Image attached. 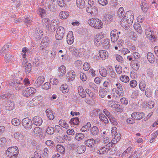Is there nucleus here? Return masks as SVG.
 <instances>
[{
  "label": "nucleus",
  "mask_w": 158,
  "mask_h": 158,
  "mask_svg": "<svg viewBox=\"0 0 158 158\" xmlns=\"http://www.w3.org/2000/svg\"><path fill=\"white\" fill-rule=\"evenodd\" d=\"M32 121L33 124L37 126H40L43 123L42 118L38 116L34 117L32 119Z\"/></svg>",
  "instance_id": "13"
},
{
  "label": "nucleus",
  "mask_w": 158,
  "mask_h": 158,
  "mask_svg": "<svg viewBox=\"0 0 158 158\" xmlns=\"http://www.w3.org/2000/svg\"><path fill=\"white\" fill-rule=\"evenodd\" d=\"M50 42L49 39L48 37H43L40 44V48L43 49L46 48Z\"/></svg>",
  "instance_id": "9"
},
{
  "label": "nucleus",
  "mask_w": 158,
  "mask_h": 158,
  "mask_svg": "<svg viewBox=\"0 0 158 158\" xmlns=\"http://www.w3.org/2000/svg\"><path fill=\"white\" fill-rule=\"evenodd\" d=\"M59 74L61 76H63L66 72V68L64 65H61L58 69Z\"/></svg>",
  "instance_id": "38"
},
{
  "label": "nucleus",
  "mask_w": 158,
  "mask_h": 158,
  "mask_svg": "<svg viewBox=\"0 0 158 158\" xmlns=\"http://www.w3.org/2000/svg\"><path fill=\"white\" fill-rule=\"evenodd\" d=\"M36 91V89L34 88L30 87L27 88L24 92L23 93V95L26 97L31 96Z\"/></svg>",
  "instance_id": "7"
},
{
  "label": "nucleus",
  "mask_w": 158,
  "mask_h": 158,
  "mask_svg": "<svg viewBox=\"0 0 158 158\" xmlns=\"http://www.w3.org/2000/svg\"><path fill=\"white\" fill-rule=\"evenodd\" d=\"M86 11L87 12L89 13L92 15H96L98 12L96 7L94 6L87 7L86 9Z\"/></svg>",
  "instance_id": "16"
},
{
  "label": "nucleus",
  "mask_w": 158,
  "mask_h": 158,
  "mask_svg": "<svg viewBox=\"0 0 158 158\" xmlns=\"http://www.w3.org/2000/svg\"><path fill=\"white\" fill-rule=\"evenodd\" d=\"M118 102L113 100H110L107 102V106L112 108H114L115 106H119V105L118 104Z\"/></svg>",
  "instance_id": "24"
},
{
  "label": "nucleus",
  "mask_w": 158,
  "mask_h": 158,
  "mask_svg": "<svg viewBox=\"0 0 158 158\" xmlns=\"http://www.w3.org/2000/svg\"><path fill=\"white\" fill-rule=\"evenodd\" d=\"M117 14L119 17L121 18L123 17L124 14V10L123 7H120L119 9Z\"/></svg>",
  "instance_id": "47"
},
{
  "label": "nucleus",
  "mask_w": 158,
  "mask_h": 158,
  "mask_svg": "<svg viewBox=\"0 0 158 158\" xmlns=\"http://www.w3.org/2000/svg\"><path fill=\"white\" fill-rule=\"evenodd\" d=\"M110 37L112 42H115L117 41L119 38V36L117 30H114L111 31Z\"/></svg>",
  "instance_id": "10"
},
{
  "label": "nucleus",
  "mask_w": 158,
  "mask_h": 158,
  "mask_svg": "<svg viewBox=\"0 0 158 158\" xmlns=\"http://www.w3.org/2000/svg\"><path fill=\"white\" fill-rule=\"evenodd\" d=\"M46 113L47 116L50 120H52L54 118V116L50 109H47L46 110Z\"/></svg>",
  "instance_id": "31"
},
{
  "label": "nucleus",
  "mask_w": 158,
  "mask_h": 158,
  "mask_svg": "<svg viewBox=\"0 0 158 158\" xmlns=\"http://www.w3.org/2000/svg\"><path fill=\"white\" fill-rule=\"evenodd\" d=\"M113 97L115 99H118L120 97L124 95L123 92L117 91L116 89H113L112 90Z\"/></svg>",
  "instance_id": "11"
},
{
  "label": "nucleus",
  "mask_w": 158,
  "mask_h": 158,
  "mask_svg": "<svg viewBox=\"0 0 158 158\" xmlns=\"http://www.w3.org/2000/svg\"><path fill=\"white\" fill-rule=\"evenodd\" d=\"M34 156L35 158H47L45 156L42 150H38L34 152Z\"/></svg>",
  "instance_id": "21"
},
{
  "label": "nucleus",
  "mask_w": 158,
  "mask_h": 158,
  "mask_svg": "<svg viewBox=\"0 0 158 158\" xmlns=\"http://www.w3.org/2000/svg\"><path fill=\"white\" fill-rule=\"evenodd\" d=\"M99 118L105 123H107L109 122L108 118L103 114L101 113L99 114Z\"/></svg>",
  "instance_id": "43"
},
{
  "label": "nucleus",
  "mask_w": 158,
  "mask_h": 158,
  "mask_svg": "<svg viewBox=\"0 0 158 158\" xmlns=\"http://www.w3.org/2000/svg\"><path fill=\"white\" fill-rule=\"evenodd\" d=\"M13 82H12L10 83V85L15 87V89L17 90H19L20 89L19 83L20 81L19 80H15Z\"/></svg>",
  "instance_id": "27"
},
{
  "label": "nucleus",
  "mask_w": 158,
  "mask_h": 158,
  "mask_svg": "<svg viewBox=\"0 0 158 158\" xmlns=\"http://www.w3.org/2000/svg\"><path fill=\"white\" fill-rule=\"evenodd\" d=\"M57 4L61 7H64L66 5L65 0H57Z\"/></svg>",
  "instance_id": "60"
},
{
  "label": "nucleus",
  "mask_w": 158,
  "mask_h": 158,
  "mask_svg": "<svg viewBox=\"0 0 158 158\" xmlns=\"http://www.w3.org/2000/svg\"><path fill=\"white\" fill-rule=\"evenodd\" d=\"M13 102H7L5 105L6 109L8 110H11L14 108Z\"/></svg>",
  "instance_id": "39"
},
{
  "label": "nucleus",
  "mask_w": 158,
  "mask_h": 158,
  "mask_svg": "<svg viewBox=\"0 0 158 158\" xmlns=\"http://www.w3.org/2000/svg\"><path fill=\"white\" fill-rule=\"evenodd\" d=\"M115 68L116 72L118 74H120L122 72V67L120 65H116Z\"/></svg>",
  "instance_id": "62"
},
{
  "label": "nucleus",
  "mask_w": 158,
  "mask_h": 158,
  "mask_svg": "<svg viewBox=\"0 0 158 158\" xmlns=\"http://www.w3.org/2000/svg\"><path fill=\"white\" fill-rule=\"evenodd\" d=\"M57 21L55 20H52L51 22V24L50 25V27L51 30L53 31H55L57 27Z\"/></svg>",
  "instance_id": "42"
},
{
  "label": "nucleus",
  "mask_w": 158,
  "mask_h": 158,
  "mask_svg": "<svg viewBox=\"0 0 158 158\" xmlns=\"http://www.w3.org/2000/svg\"><path fill=\"white\" fill-rule=\"evenodd\" d=\"M131 20L128 21L127 19L123 18L121 22V25L123 27L125 28L130 27L132 24Z\"/></svg>",
  "instance_id": "20"
},
{
  "label": "nucleus",
  "mask_w": 158,
  "mask_h": 158,
  "mask_svg": "<svg viewBox=\"0 0 158 158\" xmlns=\"http://www.w3.org/2000/svg\"><path fill=\"white\" fill-rule=\"evenodd\" d=\"M60 89L63 93H65L69 91V88L66 84H64L60 87Z\"/></svg>",
  "instance_id": "36"
},
{
  "label": "nucleus",
  "mask_w": 158,
  "mask_h": 158,
  "mask_svg": "<svg viewBox=\"0 0 158 158\" xmlns=\"http://www.w3.org/2000/svg\"><path fill=\"white\" fill-rule=\"evenodd\" d=\"M99 72L100 75L103 77H105L107 75V71L104 67H102L99 69Z\"/></svg>",
  "instance_id": "41"
},
{
  "label": "nucleus",
  "mask_w": 158,
  "mask_h": 158,
  "mask_svg": "<svg viewBox=\"0 0 158 158\" xmlns=\"http://www.w3.org/2000/svg\"><path fill=\"white\" fill-rule=\"evenodd\" d=\"M76 2L77 6L79 8H82L84 7V0H76Z\"/></svg>",
  "instance_id": "40"
},
{
  "label": "nucleus",
  "mask_w": 158,
  "mask_h": 158,
  "mask_svg": "<svg viewBox=\"0 0 158 158\" xmlns=\"http://www.w3.org/2000/svg\"><path fill=\"white\" fill-rule=\"evenodd\" d=\"M104 37L102 33L97 34L95 36L94 42L96 46H98L100 45L102 42Z\"/></svg>",
  "instance_id": "6"
},
{
  "label": "nucleus",
  "mask_w": 158,
  "mask_h": 158,
  "mask_svg": "<svg viewBox=\"0 0 158 158\" xmlns=\"http://www.w3.org/2000/svg\"><path fill=\"white\" fill-rule=\"evenodd\" d=\"M28 135V132L27 131H22L21 135H20V140H22L21 141L24 143L26 139V137Z\"/></svg>",
  "instance_id": "35"
},
{
  "label": "nucleus",
  "mask_w": 158,
  "mask_h": 158,
  "mask_svg": "<svg viewBox=\"0 0 158 158\" xmlns=\"http://www.w3.org/2000/svg\"><path fill=\"white\" fill-rule=\"evenodd\" d=\"M147 57L149 61L151 63H153L154 62V56L152 53L148 52L147 55Z\"/></svg>",
  "instance_id": "33"
},
{
  "label": "nucleus",
  "mask_w": 158,
  "mask_h": 158,
  "mask_svg": "<svg viewBox=\"0 0 158 158\" xmlns=\"http://www.w3.org/2000/svg\"><path fill=\"white\" fill-rule=\"evenodd\" d=\"M120 79L122 82L126 83L129 81V77L127 76L122 75L120 77Z\"/></svg>",
  "instance_id": "57"
},
{
  "label": "nucleus",
  "mask_w": 158,
  "mask_h": 158,
  "mask_svg": "<svg viewBox=\"0 0 158 158\" xmlns=\"http://www.w3.org/2000/svg\"><path fill=\"white\" fill-rule=\"evenodd\" d=\"M55 131L59 134H62L63 133V129L59 125H56L55 127Z\"/></svg>",
  "instance_id": "56"
},
{
  "label": "nucleus",
  "mask_w": 158,
  "mask_h": 158,
  "mask_svg": "<svg viewBox=\"0 0 158 158\" xmlns=\"http://www.w3.org/2000/svg\"><path fill=\"white\" fill-rule=\"evenodd\" d=\"M141 7L143 12L146 13L149 9L148 4L147 1L145 0H142Z\"/></svg>",
  "instance_id": "17"
},
{
  "label": "nucleus",
  "mask_w": 158,
  "mask_h": 158,
  "mask_svg": "<svg viewBox=\"0 0 158 158\" xmlns=\"http://www.w3.org/2000/svg\"><path fill=\"white\" fill-rule=\"evenodd\" d=\"M139 88L142 91H144L145 90L146 84L144 81L140 82L139 84Z\"/></svg>",
  "instance_id": "51"
},
{
  "label": "nucleus",
  "mask_w": 158,
  "mask_h": 158,
  "mask_svg": "<svg viewBox=\"0 0 158 158\" xmlns=\"http://www.w3.org/2000/svg\"><path fill=\"white\" fill-rule=\"evenodd\" d=\"M139 62L136 60H132L131 63V66L133 69L135 70H138L139 67Z\"/></svg>",
  "instance_id": "22"
},
{
  "label": "nucleus",
  "mask_w": 158,
  "mask_h": 158,
  "mask_svg": "<svg viewBox=\"0 0 158 158\" xmlns=\"http://www.w3.org/2000/svg\"><path fill=\"white\" fill-rule=\"evenodd\" d=\"M125 19H127L128 21L131 20V22L133 23L134 19V14L131 11L126 12L123 17Z\"/></svg>",
  "instance_id": "15"
},
{
  "label": "nucleus",
  "mask_w": 158,
  "mask_h": 158,
  "mask_svg": "<svg viewBox=\"0 0 158 158\" xmlns=\"http://www.w3.org/2000/svg\"><path fill=\"white\" fill-rule=\"evenodd\" d=\"M90 131L92 134L94 135H98L99 132V130L98 127L96 126H94L90 128Z\"/></svg>",
  "instance_id": "28"
},
{
  "label": "nucleus",
  "mask_w": 158,
  "mask_h": 158,
  "mask_svg": "<svg viewBox=\"0 0 158 158\" xmlns=\"http://www.w3.org/2000/svg\"><path fill=\"white\" fill-rule=\"evenodd\" d=\"M13 59L12 56L9 54H7L5 57V60L6 62H10Z\"/></svg>",
  "instance_id": "55"
},
{
  "label": "nucleus",
  "mask_w": 158,
  "mask_h": 158,
  "mask_svg": "<svg viewBox=\"0 0 158 158\" xmlns=\"http://www.w3.org/2000/svg\"><path fill=\"white\" fill-rule=\"evenodd\" d=\"M34 134L35 135H40L42 132V130L39 127H36L34 129Z\"/></svg>",
  "instance_id": "50"
},
{
  "label": "nucleus",
  "mask_w": 158,
  "mask_h": 158,
  "mask_svg": "<svg viewBox=\"0 0 158 158\" xmlns=\"http://www.w3.org/2000/svg\"><path fill=\"white\" fill-rule=\"evenodd\" d=\"M54 129L53 127H48L46 129V132L48 135H52L54 132Z\"/></svg>",
  "instance_id": "54"
},
{
  "label": "nucleus",
  "mask_w": 158,
  "mask_h": 158,
  "mask_svg": "<svg viewBox=\"0 0 158 158\" xmlns=\"http://www.w3.org/2000/svg\"><path fill=\"white\" fill-rule=\"evenodd\" d=\"M67 76L68 77H69L68 79L69 81H72L73 80L75 79L76 76V74L75 72L73 70H72L70 72H68L67 73Z\"/></svg>",
  "instance_id": "26"
},
{
  "label": "nucleus",
  "mask_w": 158,
  "mask_h": 158,
  "mask_svg": "<svg viewBox=\"0 0 158 158\" xmlns=\"http://www.w3.org/2000/svg\"><path fill=\"white\" fill-rule=\"evenodd\" d=\"M83 48L77 49L75 47L71 46L69 48V50L76 57H81L84 55L85 52H83Z\"/></svg>",
  "instance_id": "3"
},
{
  "label": "nucleus",
  "mask_w": 158,
  "mask_h": 158,
  "mask_svg": "<svg viewBox=\"0 0 158 158\" xmlns=\"http://www.w3.org/2000/svg\"><path fill=\"white\" fill-rule=\"evenodd\" d=\"M59 123L61 127L65 128H67L69 127L68 124L64 120L62 119H61L59 121Z\"/></svg>",
  "instance_id": "52"
},
{
  "label": "nucleus",
  "mask_w": 158,
  "mask_h": 158,
  "mask_svg": "<svg viewBox=\"0 0 158 158\" xmlns=\"http://www.w3.org/2000/svg\"><path fill=\"white\" fill-rule=\"evenodd\" d=\"M85 137L84 134L81 133H78L76 134L75 139L78 140H81L82 139Z\"/></svg>",
  "instance_id": "59"
},
{
  "label": "nucleus",
  "mask_w": 158,
  "mask_h": 158,
  "mask_svg": "<svg viewBox=\"0 0 158 158\" xmlns=\"http://www.w3.org/2000/svg\"><path fill=\"white\" fill-rule=\"evenodd\" d=\"M147 76L151 79H152L154 77V74L153 72V70L152 69H148L146 71Z\"/></svg>",
  "instance_id": "46"
},
{
  "label": "nucleus",
  "mask_w": 158,
  "mask_h": 158,
  "mask_svg": "<svg viewBox=\"0 0 158 158\" xmlns=\"http://www.w3.org/2000/svg\"><path fill=\"white\" fill-rule=\"evenodd\" d=\"M109 92V90L107 88H100L99 91V95L102 98L105 97Z\"/></svg>",
  "instance_id": "19"
},
{
  "label": "nucleus",
  "mask_w": 158,
  "mask_h": 158,
  "mask_svg": "<svg viewBox=\"0 0 158 158\" xmlns=\"http://www.w3.org/2000/svg\"><path fill=\"white\" fill-rule=\"evenodd\" d=\"M88 23L91 27L96 29H100L103 27V23L98 19H91L88 20Z\"/></svg>",
  "instance_id": "2"
},
{
  "label": "nucleus",
  "mask_w": 158,
  "mask_h": 158,
  "mask_svg": "<svg viewBox=\"0 0 158 158\" xmlns=\"http://www.w3.org/2000/svg\"><path fill=\"white\" fill-rule=\"evenodd\" d=\"M112 16L110 14L106 15L104 17V19L105 21L108 22H110L113 19Z\"/></svg>",
  "instance_id": "53"
},
{
  "label": "nucleus",
  "mask_w": 158,
  "mask_h": 158,
  "mask_svg": "<svg viewBox=\"0 0 158 158\" xmlns=\"http://www.w3.org/2000/svg\"><path fill=\"white\" fill-rule=\"evenodd\" d=\"M121 139L120 135V134H117L114 137L111 141L113 144H115V142L117 143Z\"/></svg>",
  "instance_id": "48"
},
{
  "label": "nucleus",
  "mask_w": 158,
  "mask_h": 158,
  "mask_svg": "<svg viewBox=\"0 0 158 158\" xmlns=\"http://www.w3.org/2000/svg\"><path fill=\"white\" fill-rule=\"evenodd\" d=\"M19 153V149L16 146L10 147L5 151L6 155L9 158H17Z\"/></svg>",
  "instance_id": "1"
},
{
  "label": "nucleus",
  "mask_w": 158,
  "mask_h": 158,
  "mask_svg": "<svg viewBox=\"0 0 158 158\" xmlns=\"http://www.w3.org/2000/svg\"><path fill=\"white\" fill-rule=\"evenodd\" d=\"M64 28L62 26L59 27L57 30L55 35L56 39L58 40H62L64 36Z\"/></svg>",
  "instance_id": "4"
},
{
  "label": "nucleus",
  "mask_w": 158,
  "mask_h": 158,
  "mask_svg": "<svg viewBox=\"0 0 158 158\" xmlns=\"http://www.w3.org/2000/svg\"><path fill=\"white\" fill-rule=\"evenodd\" d=\"M51 86V85L49 82H47L45 83L42 86V89H49Z\"/></svg>",
  "instance_id": "63"
},
{
  "label": "nucleus",
  "mask_w": 158,
  "mask_h": 158,
  "mask_svg": "<svg viewBox=\"0 0 158 158\" xmlns=\"http://www.w3.org/2000/svg\"><path fill=\"white\" fill-rule=\"evenodd\" d=\"M134 27L135 30L138 33L141 34L143 32L141 27L139 24L138 23H135L134 24Z\"/></svg>",
  "instance_id": "34"
},
{
  "label": "nucleus",
  "mask_w": 158,
  "mask_h": 158,
  "mask_svg": "<svg viewBox=\"0 0 158 158\" xmlns=\"http://www.w3.org/2000/svg\"><path fill=\"white\" fill-rule=\"evenodd\" d=\"M91 124L89 122L87 123L86 125L84 126L81 128V130L82 132L88 131L89 128L91 127Z\"/></svg>",
  "instance_id": "45"
},
{
  "label": "nucleus",
  "mask_w": 158,
  "mask_h": 158,
  "mask_svg": "<svg viewBox=\"0 0 158 158\" xmlns=\"http://www.w3.org/2000/svg\"><path fill=\"white\" fill-rule=\"evenodd\" d=\"M96 141L93 139H90L86 140L85 142V143L87 146L92 148L94 145Z\"/></svg>",
  "instance_id": "23"
},
{
  "label": "nucleus",
  "mask_w": 158,
  "mask_h": 158,
  "mask_svg": "<svg viewBox=\"0 0 158 158\" xmlns=\"http://www.w3.org/2000/svg\"><path fill=\"white\" fill-rule=\"evenodd\" d=\"M45 78L44 76H41L39 77L34 83V85L36 87H38L44 82Z\"/></svg>",
  "instance_id": "12"
},
{
  "label": "nucleus",
  "mask_w": 158,
  "mask_h": 158,
  "mask_svg": "<svg viewBox=\"0 0 158 158\" xmlns=\"http://www.w3.org/2000/svg\"><path fill=\"white\" fill-rule=\"evenodd\" d=\"M77 152L78 153L81 154L84 153L86 150L85 146L83 145H79L77 148Z\"/></svg>",
  "instance_id": "25"
},
{
  "label": "nucleus",
  "mask_w": 158,
  "mask_h": 158,
  "mask_svg": "<svg viewBox=\"0 0 158 158\" xmlns=\"http://www.w3.org/2000/svg\"><path fill=\"white\" fill-rule=\"evenodd\" d=\"M79 120L78 118H73L70 120L69 123L71 125H77L79 123Z\"/></svg>",
  "instance_id": "44"
},
{
  "label": "nucleus",
  "mask_w": 158,
  "mask_h": 158,
  "mask_svg": "<svg viewBox=\"0 0 158 158\" xmlns=\"http://www.w3.org/2000/svg\"><path fill=\"white\" fill-rule=\"evenodd\" d=\"M11 47L10 44L5 45L2 48L0 52L5 53L8 52L10 49L11 48Z\"/></svg>",
  "instance_id": "32"
},
{
  "label": "nucleus",
  "mask_w": 158,
  "mask_h": 158,
  "mask_svg": "<svg viewBox=\"0 0 158 158\" xmlns=\"http://www.w3.org/2000/svg\"><path fill=\"white\" fill-rule=\"evenodd\" d=\"M74 39L73 32L72 31H69L67 35V41L68 44H72L74 42Z\"/></svg>",
  "instance_id": "18"
},
{
  "label": "nucleus",
  "mask_w": 158,
  "mask_h": 158,
  "mask_svg": "<svg viewBox=\"0 0 158 158\" xmlns=\"http://www.w3.org/2000/svg\"><path fill=\"white\" fill-rule=\"evenodd\" d=\"M23 62L22 63V66L23 67H25V70L26 73H29L31 70V63H27V59H25L24 60L23 59Z\"/></svg>",
  "instance_id": "8"
},
{
  "label": "nucleus",
  "mask_w": 158,
  "mask_h": 158,
  "mask_svg": "<svg viewBox=\"0 0 158 158\" xmlns=\"http://www.w3.org/2000/svg\"><path fill=\"white\" fill-rule=\"evenodd\" d=\"M111 123L113 124L114 125H116L117 124V121L115 118L113 116H111L109 118Z\"/></svg>",
  "instance_id": "64"
},
{
  "label": "nucleus",
  "mask_w": 158,
  "mask_h": 158,
  "mask_svg": "<svg viewBox=\"0 0 158 158\" xmlns=\"http://www.w3.org/2000/svg\"><path fill=\"white\" fill-rule=\"evenodd\" d=\"M99 54L102 60H104L108 58V53L105 51L101 50L99 52Z\"/></svg>",
  "instance_id": "30"
},
{
  "label": "nucleus",
  "mask_w": 158,
  "mask_h": 158,
  "mask_svg": "<svg viewBox=\"0 0 158 158\" xmlns=\"http://www.w3.org/2000/svg\"><path fill=\"white\" fill-rule=\"evenodd\" d=\"M56 149L58 152L63 154L65 152V148L62 145H58L56 146Z\"/></svg>",
  "instance_id": "49"
},
{
  "label": "nucleus",
  "mask_w": 158,
  "mask_h": 158,
  "mask_svg": "<svg viewBox=\"0 0 158 158\" xmlns=\"http://www.w3.org/2000/svg\"><path fill=\"white\" fill-rule=\"evenodd\" d=\"M12 123L14 126H18L20 124V121L19 119L15 118L11 121Z\"/></svg>",
  "instance_id": "61"
},
{
  "label": "nucleus",
  "mask_w": 158,
  "mask_h": 158,
  "mask_svg": "<svg viewBox=\"0 0 158 158\" xmlns=\"http://www.w3.org/2000/svg\"><path fill=\"white\" fill-rule=\"evenodd\" d=\"M116 87L113 88L116 89L117 91H119L123 92V89L122 86V85L119 83H117L115 84Z\"/></svg>",
  "instance_id": "58"
},
{
  "label": "nucleus",
  "mask_w": 158,
  "mask_h": 158,
  "mask_svg": "<svg viewBox=\"0 0 158 158\" xmlns=\"http://www.w3.org/2000/svg\"><path fill=\"white\" fill-rule=\"evenodd\" d=\"M69 13L66 11H61L59 13V15L61 19H67L69 16Z\"/></svg>",
  "instance_id": "37"
},
{
  "label": "nucleus",
  "mask_w": 158,
  "mask_h": 158,
  "mask_svg": "<svg viewBox=\"0 0 158 158\" xmlns=\"http://www.w3.org/2000/svg\"><path fill=\"white\" fill-rule=\"evenodd\" d=\"M41 96H37L35 97L32 100L29 102V105L30 106H36L40 102V98Z\"/></svg>",
  "instance_id": "14"
},
{
  "label": "nucleus",
  "mask_w": 158,
  "mask_h": 158,
  "mask_svg": "<svg viewBox=\"0 0 158 158\" xmlns=\"http://www.w3.org/2000/svg\"><path fill=\"white\" fill-rule=\"evenodd\" d=\"M23 126L26 129H31L33 124L31 119L28 118H25L23 119L22 121Z\"/></svg>",
  "instance_id": "5"
},
{
  "label": "nucleus",
  "mask_w": 158,
  "mask_h": 158,
  "mask_svg": "<svg viewBox=\"0 0 158 158\" xmlns=\"http://www.w3.org/2000/svg\"><path fill=\"white\" fill-rule=\"evenodd\" d=\"M100 146V149L97 151V152L98 154L101 155L103 154L106 152H108L107 151L108 149L106 148L104 145H103L102 144H101Z\"/></svg>",
  "instance_id": "29"
}]
</instances>
